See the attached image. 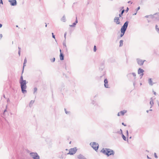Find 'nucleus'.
I'll list each match as a JSON object with an SVG mask.
<instances>
[{
    "label": "nucleus",
    "instance_id": "obj_1",
    "mask_svg": "<svg viewBox=\"0 0 159 159\" xmlns=\"http://www.w3.org/2000/svg\"><path fill=\"white\" fill-rule=\"evenodd\" d=\"M104 154L107 156H109L111 155H113L115 153L112 150L109 148H102L100 151Z\"/></svg>",
    "mask_w": 159,
    "mask_h": 159
},
{
    "label": "nucleus",
    "instance_id": "obj_2",
    "mask_svg": "<svg viewBox=\"0 0 159 159\" xmlns=\"http://www.w3.org/2000/svg\"><path fill=\"white\" fill-rule=\"evenodd\" d=\"M129 22L128 21H126L124 23L123 26L121 27L120 29L121 34L120 35V37H123L128 27Z\"/></svg>",
    "mask_w": 159,
    "mask_h": 159
},
{
    "label": "nucleus",
    "instance_id": "obj_3",
    "mask_svg": "<svg viewBox=\"0 0 159 159\" xmlns=\"http://www.w3.org/2000/svg\"><path fill=\"white\" fill-rule=\"evenodd\" d=\"M20 85L21 88L22 93H26L27 92L25 89L27 88L26 84H27L26 80L20 82Z\"/></svg>",
    "mask_w": 159,
    "mask_h": 159
},
{
    "label": "nucleus",
    "instance_id": "obj_4",
    "mask_svg": "<svg viewBox=\"0 0 159 159\" xmlns=\"http://www.w3.org/2000/svg\"><path fill=\"white\" fill-rule=\"evenodd\" d=\"M90 145L96 151H97L99 148V144L96 142H91L90 143Z\"/></svg>",
    "mask_w": 159,
    "mask_h": 159
},
{
    "label": "nucleus",
    "instance_id": "obj_5",
    "mask_svg": "<svg viewBox=\"0 0 159 159\" xmlns=\"http://www.w3.org/2000/svg\"><path fill=\"white\" fill-rule=\"evenodd\" d=\"M77 150V149L76 147L71 148L69 149V152L67 153V154L73 155L76 153Z\"/></svg>",
    "mask_w": 159,
    "mask_h": 159
},
{
    "label": "nucleus",
    "instance_id": "obj_6",
    "mask_svg": "<svg viewBox=\"0 0 159 159\" xmlns=\"http://www.w3.org/2000/svg\"><path fill=\"white\" fill-rule=\"evenodd\" d=\"M30 154L34 159H40L39 156L36 152H31Z\"/></svg>",
    "mask_w": 159,
    "mask_h": 159
},
{
    "label": "nucleus",
    "instance_id": "obj_7",
    "mask_svg": "<svg viewBox=\"0 0 159 159\" xmlns=\"http://www.w3.org/2000/svg\"><path fill=\"white\" fill-rule=\"evenodd\" d=\"M152 16H153V17L152 18V19H153L155 21L157 20L159 22V13H156L152 15Z\"/></svg>",
    "mask_w": 159,
    "mask_h": 159
},
{
    "label": "nucleus",
    "instance_id": "obj_8",
    "mask_svg": "<svg viewBox=\"0 0 159 159\" xmlns=\"http://www.w3.org/2000/svg\"><path fill=\"white\" fill-rule=\"evenodd\" d=\"M138 64L140 65H143V64L145 60H142L140 59L139 58H137L136 59Z\"/></svg>",
    "mask_w": 159,
    "mask_h": 159
},
{
    "label": "nucleus",
    "instance_id": "obj_9",
    "mask_svg": "<svg viewBox=\"0 0 159 159\" xmlns=\"http://www.w3.org/2000/svg\"><path fill=\"white\" fill-rule=\"evenodd\" d=\"M9 2L10 3L11 6H15L17 4V2L16 0H10Z\"/></svg>",
    "mask_w": 159,
    "mask_h": 159
},
{
    "label": "nucleus",
    "instance_id": "obj_10",
    "mask_svg": "<svg viewBox=\"0 0 159 159\" xmlns=\"http://www.w3.org/2000/svg\"><path fill=\"white\" fill-rule=\"evenodd\" d=\"M114 22L116 23V24L118 25L120 24V22L119 17H116L114 19Z\"/></svg>",
    "mask_w": 159,
    "mask_h": 159
},
{
    "label": "nucleus",
    "instance_id": "obj_11",
    "mask_svg": "<svg viewBox=\"0 0 159 159\" xmlns=\"http://www.w3.org/2000/svg\"><path fill=\"white\" fill-rule=\"evenodd\" d=\"M60 58L61 60H63L64 59V55L63 54L61 53V50L60 49Z\"/></svg>",
    "mask_w": 159,
    "mask_h": 159
},
{
    "label": "nucleus",
    "instance_id": "obj_12",
    "mask_svg": "<svg viewBox=\"0 0 159 159\" xmlns=\"http://www.w3.org/2000/svg\"><path fill=\"white\" fill-rule=\"evenodd\" d=\"M77 157L79 159H87L84 157V156L81 154L79 155Z\"/></svg>",
    "mask_w": 159,
    "mask_h": 159
},
{
    "label": "nucleus",
    "instance_id": "obj_13",
    "mask_svg": "<svg viewBox=\"0 0 159 159\" xmlns=\"http://www.w3.org/2000/svg\"><path fill=\"white\" fill-rule=\"evenodd\" d=\"M144 71V70L143 69L141 68H139L138 70V73L139 74H140L143 73Z\"/></svg>",
    "mask_w": 159,
    "mask_h": 159
},
{
    "label": "nucleus",
    "instance_id": "obj_14",
    "mask_svg": "<svg viewBox=\"0 0 159 159\" xmlns=\"http://www.w3.org/2000/svg\"><path fill=\"white\" fill-rule=\"evenodd\" d=\"M148 83L149 85L151 86H152L154 84V83H152L151 78H149L148 79Z\"/></svg>",
    "mask_w": 159,
    "mask_h": 159
},
{
    "label": "nucleus",
    "instance_id": "obj_15",
    "mask_svg": "<svg viewBox=\"0 0 159 159\" xmlns=\"http://www.w3.org/2000/svg\"><path fill=\"white\" fill-rule=\"evenodd\" d=\"M127 112V111L124 110L123 111H120V115H124V114Z\"/></svg>",
    "mask_w": 159,
    "mask_h": 159
},
{
    "label": "nucleus",
    "instance_id": "obj_16",
    "mask_svg": "<svg viewBox=\"0 0 159 159\" xmlns=\"http://www.w3.org/2000/svg\"><path fill=\"white\" fill-rule=\"evenodd\" d=\"M22 74H22V73L21 74V75L20 76V79L19 82H22V81H25V80H23V77L22 76Z\"/></svg>",
    "mask_w": 159,
    "mask_h": 159
},
{
    "label": "nucleus",
    "instance_id": "obj_17",
    "mask_svg": "<svg viewBox=\"0 0 159 159\" xmlns=\"http://www.w3.org/2000/svg\"><path fill=\"white\" fill-rule=\"evenodd\" d=\"M150 99L151 100V101H150V104L151 105V108L152 107V106H153L154 103H153V102L152 100V98H151Z\"/></svg>",
    "mask_w": 159,
    "mask_h": 159
},
{
    "label": "nucleus",
    "instance_id": "obj_18",
    "mask_svg": "<svg viewBox=\"0 0 159 159\" xmlns=\"http://www.w3.org/2000/svg\"><path fill=\"white\" fill-rule=\"evenodd\" d=\"M125 11V10L124 9H123L122 10L121 13L119 14V16L120 17H121L122 16L123 13Z\"/></svg>",
    "mask_w": 159,
    "mask_h": 159
},
{
    "label": "nucleus",
    "instance_id": "obj_19",
    "mask_svg": "<svg viewBox=\"0 0 159 159\" xmlns=\"http://www.w3.org/2000/svg\"><path fill=\"white\" fill-rule=\"evenodd\" d=\"M104 87H106V84H107L108 83L107 80V79H105L104 80Z\"/></svg>",
    "mask_w": 159,
    "mask_h": 159
},
{
    "label": "nucleus",
    "instance_id": "obj_20",
    "mask_svg": "<svg viewBox=\"0 0 159 159\" xmlns=\"http://www.w3.org/2000/svg\"><path fill=\"white\" fill-rule=\"evenodd\" d=\"M63 46H64V48L67 51V48L66 45V43H65L64 42L63 43Z\"/></svg>",
    "mask_w": 159,
    "mask_h": 159
},
{
    "label": "nucleus",
    "instance_id": "obj_21",
    "mask_svg": "<svg viewBox=\"0 0 159 159\" xmlns=\"http://www.w3.org/2000/svg\"><path fill=\"white\" fill-rule=\"evenodd\" d=\"M61 20L64 22H65L66 21V17L64 15L62 17Z\"/></svg>",
    "mask_w": 159,
    "mask_h": 159
},
{
    "label": "nucleus",
    "instance_id": "obj_22",
    "mask_svg": "<svg viewBox=\"0 0 159 159\" xmlns=\"http://www.w3.org/2000/svg\"><path fill=\"white\" fill-rule=\"evenodd\" d=\"M34 101L31 100L30 101V104H29V106L30 107H31L32 105L34 103Z\"/></svg>",
    "mask_w": 159,
    "mask_h": 159
},
{
    "label": "nucleus",
    "instance_id": "obj_23",
    "mask_svg": "<svg viewBox=\"0 0 159 159\" xmlns=\"http://www.w3.org/2000/svg\"><path fill=\"white\" fill-rule=\"evenodd\" d=\"M123 40H120V47H121L123 46Z\"/></svg>",
    "mask_w": 159,
    "mask_h": 159
},
{
    "label": "nucleus",
    "instance_id": "obj_24",
    "mask_svg": "<svg viewBox=\"0 0 159 159\" xmlns=\"http://www.w3.org/2000/svg\"><path fill=\"white\" fill-rule=\"evenodd\" d=\"M145 17L146 18H148L150 17V18H153V16H152V15H147V16H145Z\"/></svg>",
    "mask_w": 159,
    "mask_h": 159
},
{
    "label": "nucleus",
    "instance_id": "obj_25",
    "mask_svg": "<svg viewBox=\"0 0 159 159\" xmlns=\"http://www.w3.org/2000/svg\"><path fill=\"white\" fill-rule=\"evenodd\" d=\"M131 74H132L133 75V76L134 77L136 76V74L135 73H134V72L128 74L127 75V76H129L130 75H131Z\"/></svg>",
    "mask_w": 159,
    "mask_h": 159
},
{
    "label": "nucleus",
    "instance_id": "obj_26",
    "mask_svg": "<svg viewBox=\"0 0 159 159\" xmlns=\"http://www.w3.org/2000/svg\"><path fill=\"white\" fill-rule=\"evenodd\" d=\"M76 24H75V22L73 23V24L72 25H70V27H75V25Z\"/></svg>",
    "mask_w": 159,
    "mask_h": 159
},
{
    "label": "nucleus",
    "instance_id": "obj_27",
    "mask_svg": "<svg viewBox=\"0 0 159 159\" xmlns=\"http://www.w3.org/2000/svg\"><path fill=\"white\" fill-rule=\"evenodd\" d=\"M157 27H158V26L157 25H156V31H157V32L158 33H159V28H158Z\"/></svg>",
    "mask_w": 159,
    "mask_h": 159
},
{
    "label": "nucleus",
    "instance_id": "obj_28",
    "mask_svg": "<svg viewBox=\"0 0 159 159\" xmlns=\"http://www.w3.org/2000/svg\"><path fill=\"white\" fill-rule=\"evenodd\" d=\"M122 137L123 139L124 140L126 141V137L123 134H122Z\"/></svg>",
    "mask_w": 159,
    "mask_h": 159
},
{
    "label": "nucleus",
    "instance_id": "obj_29",
    "mask_svg": "<svg viewBox=\"0 0 159 159\" xmlns=\"http://www.w3.org/2000/svg\"><path fill=\"white\" fill-rule=\"evenodd\" d=\"M117 133H119V134H123V133H122V130L121 129H120V130L119 131H118L117 132Z\"/></svg>",
    "mask_w": 159,
    "mask_h": 159
},
{
    "label": "nucleus",
    "instance_id": "obj_30",
    "mask_svg": "<svg viewBox=\"0 0 159 159\" xmlns=\"http://www.w3.org/2000/svg\"><path fill=\"white\" fill-rule=\"evenodd\" d=\"M37 89L36 87H35L34 89V93H35L37 91Z\"/></svg>",
    "mask_w": 159,
    "mask_h": 159
},
{
    "label": "nucleus",
    "instance_id": "obj_31",
    "mask_svg": "<svg viewBox=\"0 0 159 159\" xmlns=\"http://www.w3.org/2000/svg\"><path fill=\"white\" fill-rule=\"evenodd\" d=\"M26 65H25V64H24V63H23V70L22 72V73L23 74L24 72V66H25Z\"/></svg>",
    "mask_w": 159,
    "mask_h": 159
},
{
    "label": "nucleus",
    "instance_id": "obj_32",
    "mask_svg": "<svg viewBox=\"0 0 159 159\" xmlns=\"http://www.w3.org/2000/svg\"><path fill=\"white\" fill-rule=\"evenodd\" d=\"M51 62H53L55 61V58L54 57L52 59H51Z\"/></svg>",
    "mask_w": 159,
    "mask_h": 159
},
{
    "label": "nucleus",
    "instance_id": "obj_33",
    "mask_svg": "<svg viewBox=\"0 0 159 159\" xmlns=\"http://www.w3.org/2000/svg\"><path fill=\"white\" fill-rule=\"evenodd\" d=\"M96 46H94V48H93V51L94 52H96Z\"/></svg>",
    "mask_w": 159,
    "mask_h": 159
},
{
    "label": "nucleus",
    "instance_id": "obj_34",
    "mask_svg": "<svg viewBox=\"0 0 159 159\" xmlns=\"http://www.w3.org/2000/svg\"><path fill=\"white\" fill-rule=\"evenodd\" d=\"M65 113L66 114H69L70 113V112L69 111H66V109H65Z\"/></svg>",
    "mask_w": 159,
    "mask_h": 159
},
{
    "label": "nucleus",
    "instance_id": "obj_35",
    "mask_svg": "<svg viewBox=\"0 0 159 159\" xmlns=\"http://www.w3.org/2000/svg\"><path fill=\"white\" fill-rule=\"evenodd\" d=\"M52 37L54 39H55V35H54V34L53 33H52ZM56 40V39H55ZM56 41V40H55Z\"/></svg>",
    "mask_w": 159,
    "mask_h": 159
},
{
    "label": "nucleus",
    "instance_id": "obj_36",
    "mask_svg": "<svg viewBox=\"0 0 159 159\" xmlns=\"http://www.w3.org/2000/svg\"><path fill=\"white\" fill-rule=\"evenodd\" d=\"M75 23L76 24L78 23V20L77 17H76V20L75 21Z\"/></svg>",
    "mask_w": 159,
    "mask_h": 159
},
{
    "label": "nucleus",
    "instance_id": "obj_37",
    "mask_svg": "<svg viewBox=\"0 0 159 159\" xmlns=\"http://www.w3.org/2000/svg\"><path fill=\"white\" fill-rule=\"evenodd\" d=\"M27 62V60L26 58H25L24 61V64H25Z\"/></svg>",
    "mask_w": 159,
    "mask_h": 159
},
{
    "label": "nucleus",
    "instance_id": "obj_38",
    "mask_svg": "<svg viewBox=\"0 0 159 159\" xmlns=\"http://www.w3.org/2000/svg\"><path fill=\"white\" fill-rule=\"evenodd\" d=\"M154 157L156 158H157L158 157L157 156V155L156 153H155L154 154Z\"/></svg>",
    "mask_w": 159,
    "mask_h": 159
},
{
    "label": "nucleus",
    "instance_id": "obj_39",
    "mask_svg": "<svg viewBox=\"0 0 159 159\" xmlns=\"http://www.w3.org/2000/svg\"><path fill=\"white\" fill-rule=\"evenodd\" d=\"M129 8L127 7V8H126V10H125V12H127L128 11H129Z\"/></svg>",
    "mask_w": 159,
    "mask_h": 159
},
{
    "label": "nucleus",
    "instance_id": "obj_40",
    "mask_svg": "<svg viewBox=\"0 0 159 159\" xmlns=\"http://www.w3.org/2000/svg\"><path fill=\"white\" fill-rule=\"evenodd\" d=\"M140 9V7H139L136 9V11L137 12V11H138Z\"/></svg>",
    "mask_w": 159,
    "mask_h": 159
},
{
    "label": "nucleus",
    "instance_id": "obj_41",
    "mask_svg": "<svg viewBox=\"0 0 159 159\" xmlns=\"http://www.w3.org/2000/svg\"><path fill=\"white\" fill-rule=\"evenodd\" d=\"M105 87V88H109V87H108V84H106V87Z\"/></svg>",
    "mask_w": 159,
    "mask_h": 159
},
{
    "label": "nucleus",
    "instance_id": "obj_42",
    "mask_svg": "<svg viewBox=\"0 0 159 159\" xmlns=\"http://www.w3.org/2000/svg\"><path fill=\"white\" fill-rule=\"evenodd\" d=\"M140 74V76H141V77L143 76V73H141V74Z\"/></svg>",
    "mask_w": 159,
    "mask_h": 159
},
{
    "label": "nucleus",
    "instance_id": "obj_43",
    "mask_svg": "<svg viewBox=\"0 0 159 159\" xmlns=\"http://www.w3.org/2000/svg\"><path fill=\"white\" fill-rule=\"evenodd\" d=\"M2 37V34H0V39H1Z\"/></svg>",
    "mask_w": 159,
    "mask_h": 159
},
{
    "label": "nucleus",
    "instance_id": "obj_44",
    "mask_svg": "<svg viewBox=\"0 0 159 159\" xmlns=\"http://www.w3.org/2000/svg\"><path fill=\"white\" fill-rule=\"evenodd\" d=\"M0 3L2 4H3L2 0H0Z\"/></svg>",
    "mask_w": 159,
    "mask_h": 159
},
{
    "label": "nucleus",
    "instance_id": "obj_45",
    "mask_svg": "<svg viewBox=\"0 0 159 159\" xmlns=\"http://www.w3.org/2000/svg\"><path fill=\"white\" fill-rule=\"evenodd\" d=\"M120 115H120V112H118V113L117 116H119Z\"/></svg>",
    "mask_w": 159,
    "mask_h": 159
},
{
    "label": "nucleus",
    "instance_id": "obj_46",
    "mask_svg": "<svg viewBox=\"0 0 159 159\" xmlns=\"http://www.w3.org/2000/svg\"><path fill=\"white\" fill-rule=\"evenodd\" d=\"M122 125H124L125 126H126V125L123 122L122 123Z\"/></svg>",
    "mask_w": 159,
    "mask_h": 159
},
{
    "label": "nucleus",
    "instance_id": "obj_47",
    "mask_svg": "<svg viewBox=\"0 0 159 159\" xmlns=\"http://www.w3.org/2000/svg\"><path fill=\"white\" fill-rule=\"evenodd\" d=\"M18 54L19 55V56H20V51H18Z\"/></svg>",
    "mask_w": 159,
    "mask_h": 159
},
{
    "label": "nucleus",
    "instance_id": "obj_48",
    "mask_svg": "<svg viewBox=\"0 0 159 159\" xmlns=\"http://www.w3.org/2000/svg\"><path fill=\"white\" fill-rule=\"evenodd\" d=\"M131 3V4H132V2H131V1H129L128 2V3Z\"/></svg>",
    "mask_w": 159,
    "mask_h": 159
},
{
    "label": "nucleus",
    "instance_id": "obj_49",
    "mask_svg": "<svg viewBox=\"0 0 159 159\" xmlns=\"http://www.w3.org/2000/svg\"><path fill=\"white\" fill-rule=\"evenodd\" d=\"M133 85L134 86L135 85V82H134V83H133Z\"/></svg>",
    "mask_w": 159,
    "mask_h": 159
},
{
    "label": "nucleus",
    "instance_id": "obj_50",
    "mask_svg": "<svg viewBox=\"0 0 159 159\" xmlns=\"http://www.w3.org/2000/svg\"><path fill=\"white\" fill-rule=\"evenodd\" d=\"M95 102H94V101H93L92 102V103L93 104H95Z\"/></svg>",
    "mask_w": 159,
    "mask_h": 159
},
{
    "label": "nucleus",
    "instance_id": "obj_51",
    "mask_svg": "<svg viewBox=\"0 0 159 159\" xmlns=\"http://www.w3.org/2000/svg\"><path fill=\"white\" fill-rule=\"evenodd\" d=\"M126 134H127V135L128 136V130L126 131Z\"/></svg>",
    "mask_w": 159,
    "mask_h": 159
},
{
    "label": "nucleus",
    "instance_id": "obj_52",
    "mask_svg": "<svg viewBox=\"0 0 159 159\" xmlns=\"http://www.w3.org/2000/svg\"><path fill=\"white\" fill-rule=\"evenodd\" d=\"M153 92L154 95H156V92L153 91Z\"/></svg>",
    "mask_w": 159,
    "mask_h": 159
},
{
    "label": "nucleus",
    "instance_id": "obj_53",
    "mask_svg": "<svg viewBox=\"0 0 159 159\" xmlns=\"http://www.w3.org/2000/svg\"><path fill=\"white\" fill-rule=\"evenodd\" d=\"M2 26V24L0 23V27L1 28Z\"/></svg>",
    "mask_w": 159,
    "mask_h": 159
},
{
    "label": "nucleus",
    "instance_id": "obj_54",
    "mask_svg": "<svg viewBox=\"0 0 159 159\" xmlns=\"http://www.w3.org/2000/svg\"><path fill=\"white\" fill-rule=\"evenodd\" d=\"M137 12L136 11V12L135 13H134V14H133V15H136V14H137Z\"/></svg>",
    "mask_w": 159,
    "mask_h": 159
},
{
    "label": "nucleus",
    "instance_id": "obj_55",
    "mask_svg": "<svg viewBox=\"0 0 159 159\" xmlns=\"http://www.w3.org/2000/svg\"><path fill=\"white\" fill-rule=\"evenodd\" d=\"M66 33H65V34H64V37H65V39H66Z\"/></svg>",
    "mask_w": 159,
    "mask_h": 159
},
{
    "label": "nucleus",
    "instance_id": "obj_56",
    "mask_svg": "<svg viewBox=\"0 0 159 159\" xmlns=\"http://www.w3.org/2000/svg\"><path fill=\"white\" fill-rule=\"evenodd\" d=\"M18 49H19V51H20V50H21V48H20V47H18Z\"/></svg>",
    "mask_w": 159,
    "mask_h": 159
},
{
    "label": "nucleus",
    "instance_id": "obj_57",
    "mask_svg": "<svg viewBox=\"0 0 159 159\" xmlns=\"http://www.w3.org/2000/svg\"><path fill=\"white\" fill-rule=\"evenodd\" d=\"M98 94H97L94 97V98L95 97H98Z\"/></svg>",
    "mask_w": 159,
    "mask_h": 159
},
{
    "label": "nucleus",
    "instance_id": "obj_58",
    "mask_svg": "<svg viewBox=\"0 0 159 159\" xmlns=\"http://www.w3.org/2000/svg\"><path fill=\"white\" fill-rule=\"evenodd\" d=\"M147 157L148 159H151L148 156H147Z\"/></svg>",
    "mask_w": 159,
    "mask_h": 159
},
{
    "label": "nucleus",
    "instance_id": "obj_59",
    "mask_svg": "<svg viewBox=\"0 0 159 159\" xmlns=\"http://www.w3.org/2000/svg\"><path fill=\"white\" fill-rule=\"evenodd\" d=\"M3 97H4V98H5V95H4H4H3Z\"/></svg>",
    "mask_w": 159,
    "mask_h": 159
},
{
    "label": "nucleus",
    "instance_id": "obj_60",
    "mask_svg": "<svg viewBox=\"0 0 159 159\" xmlns=\"http://www.w3.org/2000/svg\"><path fill=\"white\" fill-rule=\"evenodd\" d=\"M148 22L149 23V22H150V21L148 20Z\"/></svg>",
    "mask_w": 159,
    "mask_h": 159
},
{
    "label": "nucleus",
    "instance_id": "obj_61",
    "mask_svg": "<svg viewBox=\"0 0 159 159\" xmlns=\"http://www.w3.org/2000/svg\"><path fill=\"white\" fill-rule=\"evenodd\" d=\"M149 110H147V111H146V112H147V113H148V112H149Z\"/></svg>",
    "mask_w": 159,
    "mask_h": 159
},
{
    "label": "nucleus",
    "instance_id": "obj_62",
    "mask_svg": "<svg viewBox=\"0 0 159 159\" xmlns=\"http://www.w3.org/2000/svg\"><path fill=\"white\" fill-rule=\"evenodd\" d=\"M45 24H46L45 27H47V25L46 24V23H45Z\"/></svg>",
    "mask_w": 159,
    "mask_h": 159
},
{
    "label": "nucleus",
    "instance_id": "obj_63",
    "mask_svg": "<svg viewBox=\"0 0 159 159\" xmlns=\"http://www.w3.org/2000/svg\"><path fill=\"white\" fill-rule=\"evenodd\" d=\"M6 111V109L4 111V112H5V111Z\"/></svg>",
    "mask_w": 159,
    "mask_h": 159
},
{
    "label": "nucleus",
    "instance_id": "obj_64",
    "mask_svg": "<svg viewBox=\"0 0 159 159\" xmlns=\"http://www.w3.org/2000/svg\"><path fill=\"white\" fill-rule=\"evenodd\" d=\"M152 109H150L149 111H152Z\"/></svg>",
    "mask_w": 159,
    "mask_h": 159
}]
</instances>
